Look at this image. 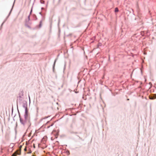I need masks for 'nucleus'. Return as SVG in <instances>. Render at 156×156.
Returning a JSON list of instances; mask_svg holds the SVG:
<instances>
[{"label": "nucleus", "instance_id": "obj_7", "mask_svg": "<svg viewBox=\"0 0 156 156\" xmlns=\"http://www.w3.org/2000/svg\"><path fill=\"white\" fill-rule=\"evenodd\" d=\"M151 99H153V98H150Z\"/></svg>", "mask_w": 156, "mask_h": 156}, {"label": "nucleus", "instance_id": "obj_1", "mask_svg": "<svg viewBox=\"0 0 156 156\" xmlns=\"http://www.w3.org/2000/svg\"><path fill=\"white\" fill-rule=\"evenodd\" d=\"M119 11L118 9L117 8H116L115 9V12H117Z\"/></svg>", "mask_w": 156, "mask_h": 156}, {"label": "nucleus", "instance_id": "obj_2", "mask_svg": "<svg viewBox=\"0 0 156 156\" xmlns=\"http://www.w3.org/2000/svg\"><path fill=\"white\" fill-rule=\"evenodd\" d=\"M40 2L42 4H44V1L43 0H41Z\"/></svg>", "mask_w": 156, "mask_h": 156}, {"label": "nucleus", "instance_id": "obj_3", "mask_svg": "<svg viewBox=\"0 0 156 156\" xmlns=\"http://www.w3.org/2000/svg\"><path fill=\"white\" fill-rule=\"evenodd\" d=\"M27 108H26L25 109V113L26 114H27Z\"/></svg>", "mask_w": 156, "mask_h": 156}, {"label": "nucleus", "instance_id": "obj_4", "mask_svg": "<svg viewBox=\"0 0 156 156\" xmlns=\"http://www.w3.org/2000/svg\"><path fill=\"white\" fill-rule=\"evenodd\" d=\"M12 156H16V155L15 154H14L12 155Z\"/></svg>", "mask_w": 156, "mask_h": 156}, {"label": "nucleus", "instance_id": "obj_6", "mask_svg": "<svg viewBox=\"0 0 156 156\" xmlns=\"http://www.w3.org/2000/svg\"><path fill=\"white\" fill-rule=\"evenodd\" d=\"M26 148H25L24 149V150L26 151Z\"/></svg>", "mask_w": 156, "mask_h": 156}, {"label": "nucleus", "instance_id": "obj_5", "mask_svg": "<svg viewBox=\"0 0 156 156\" xmlns=\"http://www.w3.org/2000/svg\"><path fill=\"white\" fill-rule=\"evenodd\" d=\"M20 122H21L23 123V122H22V121L21 119H20Z\"/></svg>", "mask_w": 156, "mask_h": 156}]
</instances>
